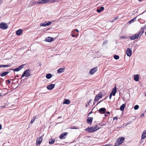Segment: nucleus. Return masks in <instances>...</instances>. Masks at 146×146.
Returning a JSON list of instances; mask_svg holds the SVG:
<instances>
[{"instance_id": "f257e3e1", "label": "nucleus", "mask_w": 146, "mask_h": 146, "mask_svg": "<svg viewBox=\"0 0 146 146\" xmlns=\"http://www.w3.org/2000/svg\"><path fill=\"white\" fill-rule=\"evenodd\" d=\"M100 128L98 126L88 127L85 129V131L88 133H92L98 130Z\"/></svg>"}, {"instance_id": "f03ea898", "label": "nucleus", "mask_w": 146, "mask_h": 146, "mask_svg": "<svg viewBox=\"0 0 146 146\" xmlns=\"http://www.w3.org/2000/svg\"><path fill=\"white\" fill-rule=\"evenodd\" d=\"M31 70L29 69H28L24 71V72L22 74L21 77V79L23 77L25 76L26 77H28L31 75Z\"/></svg>"}, {"instance_id": "7ed1b4c3", "label": "nucleus", "mask_w": 146, "mask_h": 146, "mask_svg": "<svg viewBox=\"0 0 146 146\" xmlns=\"http://www.w3.org/2000/svg\"><path fill=\"white\" fill-rule=\"evenodd\" d=\"M102 96L103 92H100L99 93L95 96L94 99V102H96L98 101L100 98H102Z\"/></svg>"}, {"instance_id": "20e7f679", "label": "nucleus", "mask_w": 146, "mask_h": 146, "mask_svg": "<svg viewBox=\"0 0 146 146\" xmlns=\"http://www.w3.org/2000/svg\"><path fill=\"white\" fill-rule=\"evenodd\" d=\"M44 136V134H43L41 137L37 138L36 143V145H38L41 143L42 140V137Z\"/></svg>"}, {"instance_id": "39448f33", "label": "nucleus", "mask_w": 146, "mask_h": 146, "mask_svg": "<svg viewBox=\"0 0 146 146\" xmlns=\"http://www.w3.org/2000/svg\"><path fill=\"white\" fill-rule=\"evenodd\" d=\"M24 65L25 64L21 65L17 68H16L15 69H10L9 70H13L15 72H18L23 68Z\"/></svg>"}, {"instance_id": "423d86ee", "label": "nucleus", "mask_w": 146, "mask_h": 146, "mask_svg": "<svg viewBox=\"0 0 146 146\" xmlns=\"http://www.w3.org/2000/svg\"><path fill=\"white\" fill-rule=\"evenodd\" d=\"M8 28L7 24L1 22L0 23V28L2 29H6Z\"/></svg>"}, {"instance_id": "0eeeda50", "label": "nucleus", "mask_w": 146, "mask_h": 146, "mask_svg": "<svg viewBox=\"0 0 146 146\" xmlns=\"http://www.w3.org/2000/svg\"><path fill=\"white\" fill-rule=\"evenodd\" d=\"M125 140V138L123 137H121L119 138L117 140V141L118 142L117 144L118 145L122 143Z\"/></svg>"}, {"instance_id": "6e6552de", "label": "nucleus", "mask_w": 146, "mask_h": 146, "mask_svg": "<svg viewBox=\"0 0 146 146\" xmlns=\"http://www.w3.org/2000/svg\"><path fill=\"white\" fill-rule=\"evenodd\" d=\"M68 133L67 132H64L62 133L60 135L59 137L61 139H65Z\"/></svg>"}, {"instance_id": "1a4fd4ad", "label": "nucleus", "mask_w": 146, "mask_h": 146, "mask_svg": "<svg viewBox=\"0 0 146 146\" xmlns=\"http://www.w3.org/2000/svg\"><path fill=\"white\" fill-rule=\"evenodd\" d=\"M132 51L129 48H128L126 50V54L129 57L131 56L132 54Z\"/></svg>"}, {"instance_id": "9d476101", "label": "nucleus", "mask_w": 146, "mask_h": 146, "mask_svg": "<svg viewBox=\"0 0 146 146\" xmlns=\"http://www.w3.org/2000/svg\"><path fill=\"white\" fill-rule=\"evenodd\" d=\"M97 67H95L91 69L89 72V74L91 75L94 74L97 71Z\"/></svg>"}, {"instance_id": "9b49d317", "label": "nucleus", "mask_w": 146, "mask_h": 146, "mask_svg": "<svg viewBox=\"0 0 146 146\" xmlns=\"http://www.w3.org/2000/svg\"><path fill=\"white\" fill-rule=\"evenodd\" d=\"M93 120V117H88L87 121L86 122L88 124H92V121Z\"/></svg>"}, {"instance_id": "f8f14e48", "label": "nucleus", "mask_w": 146, "mask_h": 146, "mask_svg": "<svg viewBox=\"0 0 146 146\" xmlns=\"http://www.w3.org/2000/svg\"><path fill=\"white\" fill-rule=\"evenodd\" d=\"M139 37V35L137 34H135L132 35L130 37V39L131 40H134Z\"/></svg>"}, {"instance_id": "ddd939ff", "label": "nucleus", "mask_w": 146, "mask_h": 146, "mask_svg": "<svg viewBox=\"0 0 146 146\" xmlns=\"http://www.w3.org/2000/svg\"><path fill=\"white\" fill-rule=\"evenodd\" d=\"M106 109L103 108L100 109L98 110L99 112L101 114H105L106 111Z\"/></svg>"}, {"instance_id": "4468645a", "label": "nucleus", "mask_w": 146, "mask_h": 146, "mask_svg": "<svg viewBox=\"0 0 146 146\" xmlns=\"http://www.w3.org/2000/svg\"><path fill=\"white\" fill-rule=\"evenodd\" d=\"M55 85V84H51L47 86V88L48 90H52L54 87Z\"/></svg>"}, {"instance_id": "2eb2a0df", "label": "nucleus", "mask_w": 146, "mask_h": 146, "mask_svg": "<svg viewBox=\"0 0 146 146\" xmlns=\"http://www.w3.org/2000/svg\"><path fill=\"white\" fill-rule=\"evenodd\" d=\"M49 0H41L38 1L39 4H45L49 2Z\"/></svg>"}, {"instance_id": "dca6fc26", "label": "nucleus", "mask_w": 146, "mask_h": 146, "mask_svg": "<svg viewBox=\"0 0 146 146\" xmlns=\"http://www.w3.org/2000/svg\"><path fill=\"white\" fill-rule=\"evenodd\" d=\"M117 92V88L116 87H115L112 90L111 92L110 93L113 96L115 95V94Z\"/></svg>"}, {"instance_id": "f3484780", "label": "nucleus", "mask_w": 146, "mask_h": 146, "mask_svg": "<svg viewBox=\"0 0 146 146\" xmlns=\"http://www.w3.org/2000/svg\"><path fill=\"white\" fill-rule=\"evenodd\" d=\"M54 40V39L52 37H48L46 38L45 40V41L48 42H51Z\"/></svg>"}, {"instance_id": "a211bd4d", "label": "nucleus", "mask_w": 146, "mask_h": 146, "mask_svg": "<svg viewBox=\"0 0 146 146\" xmlns=\"http://www.w3.org/2000/svg\"><path fill=\"white\" fill-rule=\"evenodd\" d=\"M144 28L142 27L141 29V30H142L141 31H140L137 34V35H139V37H140L144 33Z\"/></svg>"}, {"instance_id": "6ab92c4d", "label": "nucleus", "mask_w": 146, "mask_h": 146, "mask_svg": "<svg viewBox=\"0 0 146 146\" xmlns=\"http://www.w3.org/2000/svg\"><path fill=\"white\" fill-rule=\"evenodd\" d=\"M23 33V31L21 29H19L17 30L16 31V34L18 36H20Z\"/></svg>"}, {"instance_id": "aec40b11", "label": "nucleus", "mask_w": 146, "mask_h": 146, "mask_svg": "<svg viewBox=\"0 0 146 146\" xmlns=\"http://www.w3.org/2000/svg\"><path fill=\"white\" fill-rule=\"evenodd\" d=\"M9 72H10L9 71L4 72L2 73H1L0 75L1 77H3L7 75Z\"/></svg>"}, {"instance_id": "412c9836", "label": "nucleus", "mask_w": 146, "mask_h": 146, "mask_svg": "<svg viewBox=\"0 0 146 146\" xmlns=\"http://www.w3.org/2000/svg\"><path fill=\"white\" fill-rule=\"evenodd\" d=\"M70 102V100L67 99H65L64 101L63 102V104H68Z\"/></svg>"}, {"instance_id": "4be33fe9", "label": "nucleus", "mask_w": 146, "mask_h": 146, "mask_svg": "<svg viewBox=\"0 0 146 146\" xmlns=\"http://www.w3.org/2000/svg\"><path fill=\"white\" fill-rule=\"evenodd\" d=\"M146 137V131H143L141 136V139H143Z\"/></svg>"}, {"instance_id": "5701e85b", "label": "nucleus", "mask_w": 146, "mask_h": 146, "mask_svg": "<svg viewBox=\"0 0 146 146\" xmlns=\"http://www.w3.org/2000/svg\"><path fill=\"white\" fill-rule=\"evenodd\" d=\"M139 75L138 74L135 75L134 78V80L136 82H137L139 80Z\"/></svg>"}, {"instance_id": "b1692460", "label": "nucleus", "mask_w": 146, "mask_h": 146, "mask_svg": "<svg viewBox=\"0 0 146 146\" xmlns=\"http://www.w3.org/2000/svg\"><path fill=\"white\" fill-rule=\"evenodd\" d=\"M125 107V104H122L120 107V110L121 111H123Z\"/></svg>"}, {"instance_id": "393cba45", "label": "nucleus", "mask_w": 146, "mask_h": 146, "mask_svg": "<svg viewBox=\"0 0 146 146\" xmlns=\"http://www.w3.org/2000/svg\"><path fill=\"white\" fill-rule=\"evenodd\" d=\"M54 139L51 138L49 140V144L51 145L54 143Z\"/></svg>"}, {"instance_id": "a878e982", "label": "nucleus", "mask_w": 146, "mask_h": 146, "mask_svg": "<svg viewBox=\"0 0 146 146\" xmlns=\"http://www.w3.org/2000/svg\"><path fill=\"white\" fill-rule=\"evenodd\" d=\"M52 77V75L50 73H48L46 74V77L48 79H50Z\"/></svg>"}, {"instance_id": "bb28decb", "label": "nucleus", "mask_w": 146, "mask_h": 146, "mask_svg": "<svg viewBox=\"0 0 146 146\" xmlns=\"http://www.w3.org/2000/svg\"><path fill=\"white\" fill-rule=\"evenodd\" d=\"M64 68H60L57 70L58 72L59 73L63 72H64Z\"/></svg>"}, {"instance_id": "cd10ccee", "label": "nucleus", "mask_w": 146, "mask_h": 146, "mask_svg": "<svg viewBox=\"0 0 146 146\" xmlns=\"http://www.w3.org/2000/svg\"><path fill=\"white\" fill-rule=\"evenodd\" d=\"M136 17L134 18L133 19L130 20L129 22L128 23L129 24H131V23L134 22L136 20V17Z\"/></svg>"}, {"instance_id": "c85d7f7f", "label": "nucleus", "mask_w": 146, "mask_h": 146, "mask_svg": "<svg viewBox=\"0 0 146 146\" xmlns=\"http://www.w3.org/2000/svg\"><path fill=\"white\" fill-rule=\"evenodd\" d=\"M37 117V116L36 115H35L34 116L33 119L31 120V124L32 123L34 122L35 121V119H36Z\"/></svg>"}, {"instance_id": "c756f323", "label": "nucleus", "mask_w": 146, "mask_h": 146, "mask_svg": "<svg viewBox=\"0 0 146 146\" xmlns=\"http://www.w3.org/2000/svg\"><path fill=\"white\" fill-rule=\"evenodd\" d=\"M11 66L10 64H7V65H3L1 64L2 68H5L7 67H8L10 66Z\"/></svg>"}, {"instance_id": "7c9ffc66", "label": "nucleus", "mask_w": 146, "mask_h": 146, "mask_svg": "<svg viewBox=\"0 0 146 146\" xmlns=\"http://www.w3.org/2000/svg\"><path fill=\"white\" fill-rule=\"evenodd\" d=\"M46 22H45V23H41L40 24V25L42 27H46Z\"/></svg>"}, {"instance_id": "2f4dec72", "label": "nucleus", "mask_w": 146, "mask_h": 146, "mask_svg": "<svg viewBox=\"0 0 146 146\" xmlns=\"http://www.w3.org/2000/svg\"><path fill=\"white\" fill-rule=\"evenodd\" d=\"M113 57L116 60H118L119 58V56L117 55H115L113 56Z\"/></svg>"}, {"instance_id": "473e14b6", "label": "nucleus", "mask_w": 146, "mask_h": 146, "mask_svg": "<svg viewBox=\"0 0 146 146\" xmlns=\"http://www.w3.org/2000/svg\"><path fill=\"white\" fill-rule=\"evenodd\" d=\"M139 106L138 105H136L134 106V108L135 110H137L139 108Z\"/></svg>"}, {"instance_id": "72a5a7b5", "label": "nucleus", "mask_w": 146, "mask_h": 146, "mask_svg": "<svg viewBox=\"0 0 146 146\" xmlns=\"http://www.w3.org/2000/svg\"><path fill=\"white\" fill-rule=\"evenodd\" d=\"M71 129H78V128L77 127L75 126H72L70 128Z\"/></svg>"}, {"instance_id": "f704fd0d", "label": "nucleus", "mask_w": 146, "mask_h": 146, "mask_svg": "<svg viewBox=\"0 0 146 146\" xmlns=\"http://www.w3.org/2000/svg\"><path fill=\"white\" fill-rule=\"evenodd\" d=\"M107 97H106L104 99H103L102 100L100 101L96 105V106H97L98 104H99V103H100V102H101L102 101H103L104 100H106V99L107 98Z\"/></svg>"}, {"instance_id": "c9c22d12", "label": "nucleus", "mask_w": 146, "mask_h": 146, "mask_svg": "<svg viewBox=\"0 0 146 146\" xmlns=\"http://www.w3.org/2000/svg\"><path fill=\"white\" fill-rule=\"evenodd\" d=\"M46 26H49L51 24V22L50 21H48V23H46Z\"/></svg>"}, {"instance_id": "e433bc0d", "label": "nucleus", "mask_w": 146, "mask_h": 146, "mask_svg": "<svg viewBox=\"0 0 146 146\" xmlns=\"http://www.w3.org/2000/svg\"><path fill=\"white\" fill-rule=\"evenodd\" d=\"M55 2V0H49V2L50 3H53Z\"/></svg>"}, {"instance_id": "4c0bfd02", "label": "nucleus", "mask_w": 146, "mask_h": 146, "mask_svg": "<svg viewBox=\"0 0 146 146\" xmlns=\"http://www.w3.org/2000/svg\"><path fill=\"white\" fill-rule=\"evenodd\" d=\"M108 42V41L107 40H106L104 41L103 44L102 45L104 46L105 44H106Z\"/></svg>"}, {"instance_id": "58836bf2", "label": "nucleus", "mask_w": 146, "mask_h": 146, "mask_svg": "<svg viewBox=\"0 0 146 146\" xmlns=\"http://www.w3.org/2000/svg\"><path fill=\"white\" fill-rule=\"evenodd\" d=\"M96 11L98 13H100L102 11L100 9H97Z\"/></svg>"}, {"instance_id": "ea45409f", "label": "nucleus", "mask_w": 146, "mask_h": 146, "mask_svg": "<svg viewBox=\"0 0 146 146\" xmlns=\"http://www.w3.org/2000/svg\"><path fill=\"white\" fill-rule=\"evenodd\" d=\"M131 122V121H129L128 122H127L126 124V125H128L129 124H130Z\"/></svg>"}, {"instance_id": "a19ab883", "label": "nucleus", "mask_w": 146, "mask_h": 146, "mask_svg": "<svg viewBox=\"0 0 146 146\" xmlns=\"http://www.w3.org/2000/svg\"><path fill=\"white\" fill-rule=\"evenodd\" d=\"M118 18H119L118 17H115V18H114L113 20L112 21V22H113L116 19H117Z\"/></svg>"}, {"instance_id": "79ce46f5", "label": "nucleus", "mask_w": 146, "mask_h": 146, "mask_svg": "<svg viewBox=\"0 0 146 146\" xmlns=\"http://www.w3.org/2000/svg\"><path fill=\"white\" fill-rule=\"evenodd\" d=\"M100 9H101V11H103V10H104V7H100Z\"/></svg>"}, {"instance_id": "37998d69", "label": "nucleus", "mask_w": 146, "mask_h": 146, "mask_svg": "<svg viewBox=\"0 0 146 146\" xmlns=\"http://www.w3.org/2000/svg\"><path fill=\"white\" fill-rule=\"evenodd\" d=\"M6 82H7L8 84H10L11 83V81L9 80H6Z\"/></svg>"}, {"instance_id": "c03bdc74", "label": "nucleus", "mask_w": 146, "mask_h": 146, "mask_svg": "<svg viewBox=\"0 0 146 146\" xmlns=\"http://www.w3.org/2000/svg\"><path fill=\"white\" fill-rule=\"evenodd\" d=\"M113 119L114 120H117L118 119V118L117 117H113Z\"/></svg>"}, {"instance_id": "a18cd8bd", "label": "nucleus", "mask_w": 146, "mask_h": 146, "mask_svg": "<svg viewBox=\"0 0 146 146\" xmlns=\"http://www.w3.org/2000/svg\"><path fill=\"white\" fill-rule=\"evenodd\" d=\"M76 31V32H79V31L77 29H74L73 31H72V32H73L74 31Z\"/></svg>"}, {"instance_id": "49530a36", "label": "nucleus", "mask_w": 146, "mask_h": 146, "mask_svg": "<svg viewBox=\"0 0 146 146\" xmlns=\"http://www.w3.org/2000/svg\"><path fill=\"white\" fill-rule=\"evenodd\" d=\"M144 113H142L141 114V115H140V116L141 117H143L144 116Z\"/></svg>"}, {"instance_id": "de8ad7c7", "label": "nucleus", "mask_w": 146, "mask_h": 146, "mask_svg": "<svg viewBox=\"0 0 146 146\" xmlns=\"http://www.w3.org/2000/svg\"><path fill=\"white\" fill-rule=\"evenodd\" d=\"M34 3L35 4H36L37 5H38V2H36V1H35Z\"/></svg>"}, {"instance_id": "09e8293b", "label": "nucleus", "mask_w": 146, "mask_h": 146, "mask_svg": "<svg viewBox=\"0 0 146 146\" xmlns=\"http://www.w3.org/2000/svg\"><path fill=\"white\" fill-rule=\"evenodd\" d=\"M89 106H90L89 104H88V103L87 104H86V108H87Z\"/></svg>"}, {"instance_id": "8fccbe9b", "label": "nucleus", "mask_w": 146, "mask_h": 146, "mask_svg": "<svg viewBox=\"0 0 146 146\" xmlns=\"http://www.w3.org/2000/svg\"><path fill=\"white\" fill-rule=\"evenodd\" d=\"M112 96V95L111 94H110V96H109V98L110 99H111V98Z\"/></svg>"}, {"instance_id": "3c124183", "label": "nucleus", "mask_w": 146, "mask_h": 146, "mask_svg": "<svg viewBox=\"0 0 146 146\" xmlns=\"http://www.w3.org/2000/svg\"><path fill=\"white\" fill-rule=\"evenodd\" d=\"M120 38H123V39H125V36H121L120 37Z\"/></svg>"}, {"instance_id": "603ef678", "label": "nucleus", "mask_w": 146, "mask_h": 146, "mask_svg": "<svg viewBox=\"0 0 146 146\" xmlns=\"http://www.w3.org/2000/svg\"><path fill=\"white\" fill-rule=\"evenodd\" d=\"M92 111H91L88 114V115H89L90 114H91L92 113Z\"/></svg>"}, {"instance_id": "864d4df0", "label": "nucleus", "mask_w": 146, "mask_h": 146, "mask_svg": "<svg viewBox=\"0 0 146 146\" xmlns=\"http://www.w3.org/2000/svg\"><path fill=\"white\" fill-rule=\"evenodd\" d=\"M119 145H118L117 143H115V145L114 146H119Z\"/></svg>"}, {"instance_id": "5fc2aeb1", "label": "nucleus", "mask_w": 146, "mask_h": 146, "mask_svg": "<svg viewBox=\"0 0 146 146\" xmlns=\"http://www.w3.org/2000/svg\"><path fill=\"white\" fill-rule=\"evenodd\" d=\"M71 35L73 37H75V35L74 34H72Z\"/></svg>"}, {"instance_id": "6e6d98bb", "label": "nucleus", "mask_w": 146, "mask_h": 146, "mask_svg": "<svg viewBox=\"0 0 146 146\" xmlns=\"http://www.w3.org/2000/svg\"><path fill=\"white\" fill-rule=\"evenodd\" d=\"M91 100H92L91 99L90 100L89 102H88V104H89V103L91 102Z\"/></svg>"}, {"instance_id": "4d7b16f0", "label": "nucleus", "mask_w": 146, "mask_h": 146, "mask_svg": "<svg viewBox=\"0 0 146 146\" xmlns=\"http://www.w3.org/2000/svg\"><path fill=\"white\" fill-rule=\"evenodd\" d=\"M106 113L107 114H110V112H109V111H108L107 112H106Z\"/></svg>"}, {"instance_id": "13d9d810", "label": "nucleus", "mask_w": 146, "mask_h": 146, "mask_svg": "<svg viewBox=\"0 0 146 146\" xmlns=\"http://www.w3.org/2000/svg\"><path fill=\"white\" fill-rule=\"evenodd\" d=\"M61 117H61V116H59V117H58V118H57V119H59V118H61Z\"/></svg>"}, {"instance_id": "bf43d9fd", "label": "nucleus", "mask_w": 146, "mask_h": 146, "mask_svg": "<svg viewBox=\"0 0 146 146\" xmlns=\"http://www.w3.org/2000/svg\"><path fill=\"white\" fill-rule=\"evenodd\" d=\"M19 76L18 75H17L16 76H15V77H19Z\"/></svg>"}, {"instance_id": "052dcab7", "label": "nucleus", "mask_w": 146, "mask_h": 146, "mask_svg": "<svg viewBox=\"0 0 146 146\" xmlns=\"http://www.w3.org/2000/svg\"><path fill=\"white\" fill-rule=\"evenodd\" d=\"M96 102H94V103H93V105H94L95 104V103H96Z\"/></svg>"}, {"instance_id": "680f3d73", "label": "nucleus", "mask_w": 146, "mask_h": 146, "mask_svg": "<svg viewBox=\"0 0 146 146\" xmlns=\"http://www.w3.org/2000/svg\"><path fill=\"white\" fill-rule=\"evenodd\" d=\"M2 68L1 64L0 65V68Z\"/></svg>"}, {"instance_id": "e2e57ef3", "label": "nucleus", "mask_w": 146, "mask_h": 146, "mask_svg": "<svg viewBox=\"0 0 146 146\" xmlns=\"http://www.w3.org/2000/svg\"><path fill=\"white\" fill-rule=\"evenodd\" d=\"M105 116H106V117L107 116V115L106 114H105Z\"/></svg>"}, {"instance_id": "0e129e2a", "label": "nucleus", "mask_w": 146, "mask_h": 146, "mask_svg": "<svg viewBox=\"0 0 146 146\" xmlns=\"http://www.w3.org/2000/svg\"><path fill=\"white\" fill-rule=\"evenodd\" d=\"M139 1H142V0H138Z\"/></svg>"}, {"instance_id": "69168bd1", "label": "nucleus", "mask_w": 146, "mask_h": 146, "mask_svg": "<svg viewBox=\"0 0 146 146\" xmlns=\"http://www.w3.org/2000/svg\"><path fill=\"white\" fill-rule=\"evenodd\" d=\"M145 96L146 97V93L145 94Z\"/></svg>"}, {"instance_id": "338daca9", "label": "nucleus", "mask_w": 146, "mask_h": 146, "mask_svg": "<svg viewBox=\"0 0 146 146\" xmlns=\"http://www.w3.org/2000/svg\"><path fill=\"white\" fill-rule=\"evenodd\" d=\"M145 35H146V32H145Z\"/></svg>"}, {"instance_id": "774afa93", "label": "nucleus", "mask_w": 146, "mask_h": 146, "mask_svg": "<svg viewBox=\"0 0 146 146\" xmlns=\"http://www.w3.org/2000/svg\"><path fill=\"white\" fill-rule=\"evenodd\" d=\"M146 27V26H145V27Z\"/></svg>"}]
</instances>
